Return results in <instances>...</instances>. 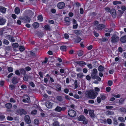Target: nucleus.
<instances>
[{
	"label": "nucleus",
	"instance_id": "f257e3e1",
	"mask_svg": "<svg viewBox=\"0 0 126 126\" xmlns=\"http://www.w3.org/2000/svg\"><path fill=\"white\" fill-rule=\"evenodd\" d=\"M97 21H95L94 23V27L96 29L99 30L103 29L105 27V26L103 24H99Z\"/></svg>",
	"mask_w": 126,
	"mask_h": 126
},
{
	"label": "nucleus",
	"instance_id": "f03ea898",
	"mask_svg": "<svg viewBox=\"0 0 126 126\" xmlns=\"http://www.w3.org/2000/svg\"><path fill=\"white\" fill-rule=\"evenodd\" d=\"M98 93L96 92H94L93 90H90L88 93V95L91 98L94 99L95 98L97 95Z\"/></svg>",
	"mask_w": 126,
	"mask_h": 126
},
{
	"label": "nucleus",
	"instance_id": "7ed1b4c3",
	"mask_svg": "<svg viewBox=\"0 0 126 126\" xmlns=\"http://www.w3.org/2000/svg\"><path fill=\"white\" fill-rule=\"evenodd\" d=\"M68 113L69 115L71 117H73L76 115V112L72 110H69Z\"/></svg>",
	"mask_w": 126,
	"mask_h": 126
},
{
	"label": "nucleus",
	"instance_id": "20e7f679",
	"mask_svg": "<svg viewBox=\"0 0 126 126\" xmlns=\"http://www.w3.org/2000/svg\"><path fill=\"white\" fill-rule=\"evenodd\" d=\"M111 41L113 43L116 42L119 40L118 37L115 35H113L111 37Z\"/></svg>",
	"mask_w": 126,
	"mask_h": 126
},
{
	"label": "nucleus",
	"instance_id": "39448f33",
	"mask_svg": "<svg viewBox=\"0 0 126 126\" xmlns=\"http://www.w3.org/2000/svg\"><path fill=\"white\" fill-rule=\"evenodd\" d=\"M65 4L63 2H61L59 3L57 5L58 7L60 9H63L64 6Z\"/></svg>",
	"mask_w": 126,
	"mask_h": 126
},
{
	"label": "nucleus",
	"instance_id": "423d86ee",
	"mask_svg": "<svg viewBox=\"0 0 126 126\" xmlns=\"http://www.w3.org/2000/svg\"><path fill=\"white\" fill-rule=\"evenodd\" d=\"M25 120L27 124H30L31 122V120L30 119V117L28 115H26L25 117Z\"/></svg>",
	"mask_w": 126,
	"mask_h": 126
},
{
	"label": "nucleus",
	"instance_id": "0eeeda50",
	"mask_svg": "<svg viewBox=\"0 0 126 126\" xmlns=\"http://www.w3.org/2000/svg\"><path fill=\"white\" fill-rule=\"evenodd\" d=\"M52 104L50 102H47L46 103V107L49 109H51L52 108Z\"/></svg>",
	"mask_w": 126,
	"mask_h": 126
},
{
	"label": "nucleus",
	"instance_id": "6e6552de",
	"mask_svg": "<svg viewBox=\"0 0 126 126\" xmlns=\"http://www.w3.org/2000/svg\"><path fill=\"white\" fill-rule=\"evenodd\" d=\"M24 99L23 100V101L25 103H28L30 101L29 97L27 96H24Z\"/></svg>",
	"mask_w": 126,
	"mask_h": 126
},
{
	"label": "nucleus",
	"instance_id": "1a4fd4ad",
	"mask_svg": "<svg viewBox=\"0 0 126 126\" xmlns=\"http://www.w3.org/2000/svg\"><path fill=\"white\" fill-rule=\"evenodd\" d=\"M17 112H18V113L20 115L22 114H25L27 113L23 109L19 110L17 111Z\"/></svg>",
	"mask_w": 126,
	"mask_h": 126
},
{
	"label": "nucleus",
	"instance_id": "9d476101",
	"mask_svg": "<svg viewBox=\"0 0 126 126\" xmlns=\"http://www.w3.org/2000/svg\"><path fill=\"white\" fill-rule=\"evenodd\" d=\"M89 115L91 117H94V110H89Z\"/></svg>",
	"mask_w": 126,
	"mask_h": 126
},
{
	"label": "nucleus",
	"instance_id": "9b49d317",
	"mask_svg": "<svg viewBox=\"0 0 126 126\" xmlns=\"http://www.w3.org/2000/svg\"><path fill=\"white\" fill-rule=\"evenodd\" d=\"M78 119L79 121H83L85 120V118L83 116L80 115L78 117Z\"/></svg>",
	"mask_w": 126,
	"mask_h": 126
},
{
	"label": "nucleus",
	"instance_id": "f8f14e48",
	"mask_svg": "<svg viewBox=\"0 0 126 126\" xmlns=\"http://www.w3.org/2000/svg\"><path fill=\"white\" fill-rule=\"evenodd\" d=\"M7 29H6V28H5L3 29L0 32V35H2L6 32H7Z\"/></svg>",
	"mask_w": 126,
	"mask_h": 126
},
{
	"label": "nucleus",
	"instance_id": "ddd939ff",
	"mask_svg": "<svg viewBox=\"0 0 126 126\" xmlns=\"http://www.w3.org/2000/svg\"><path fill=\"white\" fill-rule=\"evenodd\" d=\"M121 41L123 43L126 42V35L122 37L120 39Z\"/></svg>",
	"mask_w": 126,
	"mask_h": 126
},
{
	"label": "nucleus",
	"instance_id": "4468645a",
	"mask_svg": "<svg viewBox=\"0 0 126 126\" xmlns=\"http://www.w3.org/2000/svg\"><path fill=\"white\" fill-rule=\"evenodd\" d=\"M6 22L5 19L3 18L0 19V25H2L4 24Z\"/></svg>",
	"mask_w": 126,
	"mask_h": 126
},
{
	"label": "nucleus",
	"instance_id": "2eb2a0df",
	"mask_svg": "<svg viewBox=\"0 0 126 126\" xmlns=\"http://www.w3.org/2000/svg\"><path fill=\"white\" fill-rule=\"evenodd\" d=\"M6 9L2 6L0 7V11L2 13H4L5 12Z\"/></svg>",
	"mask_w": 126,
	"mask_h": 126
},
{
	"label": "nucleus",
	"instance_id": "dca6fc26",
	"mask_svg": "<svg viewBox=\"0 0 126 126\" xmlns=\"http://www.w3.org/2000/svg\"><path fill=\"white\" fill-rule=\"evenodd\" d=\"M62 110V108H61L59 107H57L55 109V111L58 112H60Z\"/></svg>",
	"mask_w": 126,
	"mask_h": 126
},
{
	"label": "nucleus",
	"instance_id": "f3484780",
	"mask_svg": "<svg viewBox=\"0 0 126 126\" xmlns=\"http://www.w3.org/2000/svg\"><path fill=\"white\" fill-rule=\"evenodd\" d=\"M110 13L114 17L116 15L115 10L114 9H112L110 11Z\"/></svg>",
	"mask_w": 126,
	"mask_h": 126
},
{
	"label": "nucleus",
	"instance_id": "a211bd4d",
	"mask_svg": "<svg viewBox=\"0 0 126 126\" xmlns=\"http://www.w3.org/2000/svg\"><path fill=\"white\" fill-rule=\"evenodd\" d=\"M15 12L16 14H18L20 13V10L18 8L16 7L15 9Z\"/></svg>",
	"mask_w": 126,
	"mask_h": 126
},
{
	"label": "nucleus",
	"instance_id": "6ab92c4d",
	"mask_svg": "<svg viewBox=\"0 0 126 126\" xmlns=\"http://www.w3.org/2000/svg\"><path fill=\"white\" fill-rule=\"evenodd\" d=\"M24 20L26 22H29L30 21V19L29 17L27 16H25L24 17Z\"/></svg>",
	"mask_w": 126,
	"mask_h": 126
},
{
	"label": "nucleus",
	"instance_id": "aec40b11",
	"mask_svg": "<svg viewBox=\"0 0 126 126\" xmlns=\"http://www.w3.org/2000/svg\"><path fill=\"white\" fill-rule=\"evenodd\" d=\"M76 63L81 66H82L85 65V63L83 62H77Z\"/></svg>",
	"mask_w": 126,
	"mask_h": 126
},
{
	"label": "nucleus",
	"instance_id": "412c9836",
	"mask_svg": "<svg viewBox=\"0 0 126 126\" xmlns=\"http://www.w3.org/2000/svg\"><path fill=\"white\" fill-rule=\"evenodd\" d=\"M33 25L34 28H37L39 27V25L38 23L35 22L33 24Z\"/></svg>",
	"mask_w": 126,
	"mask_h": 126
},
{
	"label": "nucleus",
	"instance_id": "4be33fe9",
	"mask_svg": "<svg viewBox=\"0 0 126 126\" xmlns=\"http://www.w3.org/2000/svg\"><path fill=\"white\" fill-rule=\"evenodd\" d=\"M121 3V2L120 1H114L113 2V4L114 5H116L118 4H120Z\"/></svg>",
	"mask_w": 126,
	"mask_h": 126
},
{
	"label": "nucleus",
	"instance_id": "5701e85b",
	"mask_svg": "<svg viewBox=\"0 0 126 126\" xmlns=\"http://www.w3.org/2000/svg\"><path fill=\"white\" fill-rule=\"evenodd\" d=\"M77 77L79 78H82L83 76V75L82 73H80L77 74Z\"/></svg>",
	"mask_w": 126,
	"mask_h": 126
},
{
	"label": "nucleus",
	"instance_id": "b1692460",
	"mask_svg": "<svg viewBox=\"0 0 126 126\" xmlns=\"http://www.w3.org/2000/svg\"><path fill=\"white\" fill-rule=\"evenodd\" d=\"M81 39L79 37H77L75 39V41L76 43H78L80 41Z\"/></svg>",
	"mask_w": 126,
	"mask_h": 126
},
{
	"label": "nucleus",
	"instance_id": "393cba45",
	"mask_svg": "<svg viewBox=\"0 0 126 126\" xmlns=\"http://www.w3.org/2000/svg\"><path fill=\"white\" fill-rule=\"evenodd\" d=\"M118 120L121 122H124L125 121L124 118L122 117H119L118 118Z\"/></svg>",
	"mask_w": 126,
	"mask_h": 126
},
{
	"label": "nucleus",
	"instance_id": "a878e982",
	"mask_svg": "<svg viewBox=\"0 0 126 126\" xmlns=\"http://www.w3.org/2000/svg\"><path fill=\"white\" fill-rule=\"evenodd\" d=\"M60 49L63 51H65L66 50V47L65 46H62L61 47Z\"/></svg>",
	"mask_w": 126,
	"mask_h": 126
},
{
	"label": "nucleus",
	"instance_id": "bb28decb",
	"mask_svg": "<svg viewBox=\"0 0 126 126\" xmlns=\"http://www.w3.org/2000/svg\"><path fill=\"white\" fill-rule=\"evenodd\" d=\"M8 38H9V40L11 41V42H14L15 41V40L14 39V38L12 37L9 36L8 35Z\"/></svg>",
	"mask_w": 126,
	"mask_h": 126
},
{
	"label": "nucleus",
	"instance_id": "cd10ccee",
	"mask_svg": "<svg viewBox=\"0 0 126 126\" xmlns=\"http://www.w3.org/2000/svg\"><path fill=\"white\" fill-rule=\"evenodd\" d=\"M104 67L100 65L98 68V70L99 71H102L104 70Z\"/></svg>",
	"mask_w": 126,
	"mask_h": 126
},
{
	"label": "nucleus",
	"instance_id": "c85d7f7f",
	"mask_svg": "<svg viewBox=\"0 0 126 126\" xmlns=\"http://www.w3.org/2000/svg\"><path fill=\"white\" fill-rule=\"evenodd\" d=\"M12 81L13 84H15L17 83L16 78L15 77H14L12 80Z\"/></svg>",
	"mask_w": 126,
	"mask_h": 126
},
{
	"label": "nucleus",
	"instance_id": "c756f323",
	"mask_svg": "<svg viewBox=\"0 0 126 126\" xmlns=\"http://www.w3.org/2000/svg\"><path fill=\"white\" fill-rule=\"evenodd\" d=\"M120 111L123 112H126V108H120Z\"/></svg>",
	"mask_w": 126,
	"mask_h": 126
},
{
	"label": "nucleus",
	"instance_id": "7c9ffc66",
	"mask_svg": "<svg viewBox=\"0 0 126 126\" xmlns=\"http://www.w3.org/2000/svg\"><path fill=\"white\" fill-rule=\"evenodd\" d=\"M38 19L40 21H42L43 20V18L42 16L39 15L38 16Z\"/></svg>",
	"mask_w": 126,
	"mask_h": 126
},
{
	"label": "nucleus",
	"instance_id": "2f4dec72",
	"mask_svg": "<svg viewBox=\"0 0 126 126\" xmlns=\"http://www.w3.org/2000/svg\"><path fill=\"white\" fill-rule=\"evenodd\" d=\"M75 33L77 35L81 33V31L78 30H76L75 31Z\"/></svg>",
	"mask_w": 126,
	"mask_h": 126
},
{
	"label": "nucleus",
	"instance_id": "473e14b6",
	"mask_svg": "<svg viewBox=\"0 0 126 126\" xmlns=\"http://www.w3.org/2000/svg\"><path fill=\"white\" fill-rule=\"evenodd\" d=\"M12 46L13 47H17L18 46V45L17 43H14L12 45Z\"/></svg>",
	"mask_w": 126,
	"mask_h": 126
},
{
	"label": "nucleus",
	"instance_id": "72a5a7b5",
	"mask_svg": "<svg viewBox=\"0 0 126 126\" xmlns=\"http://www.w3.org/2000/svg\"><path fill=\"white\" fill-rule=\"evenodd\" d=\"M28 76L26 75H24L23 77V80L25 81H27L28 80Z\"/></svg>",
	"mask_w": 126,
	"mask_h": 126
},
{
	"label": "nucleus",
	"instance_id": "f704fd0d",
	"mask_svg": "<svg viewBox=\"0 0 126 126\" xmlns=\"http://www.w3.org/2000/svg\"><path fill=\"white\" fill-rule=\"evenodd\" d=\"M19 49L20 51H22L24 50V47L22 46H20L19 47Z\"/></svg>",
	"mask_w": 126,
	"mask_h": 126
},
{
	"label": "nucleus",
	"instance_id": "c9c22d12",
	"mask_svg": "<svg viewBox=\"0 0 126 126\" xmlns=\"http://www.w3.org/2000/svg\"><path fill=\"white\" fill-rule=\"evenodd\" d=\"M44 29L46 30L49 29H50V27L48 25H46L44 27Z\"/></svg>",
	"mask_w": 126,
	"mask_h": 126
},
{
	"label": "nucleus",
	"instance_id": "e433bc0d",
	"mask_svg": "<svg viewBox=\"0 0 126 126\" xmlns=\"http://www.w3.org/2000/svg\"><path fill=\"white\" fill-rule=\"evenodd\" d=\"M112 96H114L116 98H119L120 97V95L119 94H117L116 95H115L114 94H112Z\"/></svg>",
	"mask_w": 126,
	"mask_h": 126
},
{
	"label": "nucleus",
	"instance_id": "4c0bfd02",
	"mask_svg": "<svg viewBox=\"0 0 126 126\" xmlns=\"http://www.w3.org/2000/svg\"><path fill=\"white\" fill-rule=\"evenodd\" d=\"M34 123L36 125H37L39 123L38 120L37 119H35L34 121Z\"/></svg>",
	"mask_w": 126,
	"mask_h": 126
},
{
	"label": "nucleus",
	"instance_id": "58836bf2",
	"mask_svg": "<svg viewBox=\"0 0 126 126\" xmlns=\"http://www.w3.org/2000/svg\"><path fill=\"white\" fill-rule=\"evenodd\" d=\"M20 73L23 74H24L25 73V71L23 69H21L20 70Z\"/></svg>",
	"mask_w": 126,
	"mask_h": 126
},
{
	"label": "nucleus",
	"instance_id": "ea45409f",
	"mask_svg": "<svg viewBox=\"0 0 126 126\" xmlns=\"http://www.w3.org/2000/svg\"><path fill=\"white\" fill-rule=\"evenodd\" d=\"M59 125V123L58 122H55L53 124V126H58Z\"/></svg>",
	"mask_w": 126,
	"mask_h": 126
},
{
	"label": "nucleus",
	"instance_id": "a19ab883",
	"mask_svg": "<svg viewBox=\"0 0 126 126\" xmlns=\"http://www.w3.org/2000/svg\"><path fill=\"white\" fill-rule=\"evenodd\" d=\"M15 73L17 75H20V71L18 70H17L15 71Z\"/></svg>",
	"mask_w": 126,
	"mask_h": 126
},
{
	"label": "nucleus",
	"instance_id": "79ce46f5",
	"mask_svg": "<svg viewBox=\"0 0 126 126\" xmlns=\"http://www.w3.org/2000/svg\"><path fill=\"white\" fill-rule=\"evenodd\" d=\"M57 100L59 101H61L62 100V98L61 96H58L57 97Z\"/></svg>",
	"mask_w": 126,
	"mask_h": 126
},
{
	"label": "nucleus",
	"instance_id": "37998d69",
	"mask_svg": "<svg viewBox=\"0 0 126 126\" xmlns=\"http://www.w3.org/2000/svg\"><path fill=\"white\" fill-rule=\"evenodd\" d=\"M3 43L6 45H7L8 44V41L7 40L4 39L3 42Z\"/></svg>",
	"mask_w": 126,
	"mask_h": 126
},
{
	"label": "nucleus",
	"instance_id": "c03bdc74",
	"mask_svg": "<svg viewBox=\"0 0 126 126\" xmlns=\"http://www.w3.org/2000/svg\"><path fill=\"white\" fill-rule=\"evenodd\" d=\"M83 53L82 51H79L78 52V54L79 56H81L82 55Z\"/></svg>",
	"mask_w": 126,
	"mask_h": 126
},
{
	"label": "nucleus",
	"instance_id": "a18cd8bd",
	"mask_svg": "<svg viewBox=\"0 0 126 126\" xmlns=\"http://www.w3.org/2000/svg\"><path fill=\"white\" fill-rule=\"evenodd\" d=\"M78 26V24H74L73 26V28L74 29H76Z\"/></svg>",
	"mask_w": 126,
	"mask_h": 126
},
{
	"label": "nucleus",
	"instance_id": "49530a36",
	"mask_svg": "<svg viewBox=\"0 0 126 126\" xmlns=\"http://www.w3.org/2000/svg\"><path fill=\"white\" fill-rule=\"evenodd\" d=\"M108 84L109 86H111L112 84V82L111 81L109 80L108 82Z\"/></svg>",
	"mask_w": 126,
	"mask_h": 126
},
{
	"label": "nucleus",
	"instance_id": "de8ad7c7",
	"mask_svg": "<svg viewBox=\"0 0 126 126\" xmlns=\"http://www.w3.org/2000/svg\"><path fill=\"white\" fill-rule=\"evenodd\" d=\"M95 91L96 92H98L100 91V89L97 87H95L94 88Z\"/></svg>",
	"mask_w": 126,
	"mask_h": 126
},
{
	"label": "nucleus",
	"instance_id": "09e8293b",
	"mask_svg": "<svg viewBox=\"0 0 126 126\" xmlns=\"http://www.w3.org/2000/svg\"><path fill=\"white\" fill-rule=\"evenodd\" d=\"M65 98L66 99L68 100H70V98H71L68 95H66L65 96Z\"/></svg>",
	"mask_w": 126,
	"mask_h": 126
},
{
	"label": "nucleus",
	"instance_id": "8fccbe9b",
	"mask_svg": "<svg viewBox=\"0 0 126 126\" xmlns=\"http://www.w3.org/2000/svg\"><path fill=\"white\" fill-rule=\"evenodd\" d=\"M84 112L85 114H87L89 112V110H88L86 109H85L84 110Z\"/></svg>",
	"mask_w": 126,
	"mask_h": 126
},
{
	"label": "nucleus",
	"instance_id": "3c124183",
	"mask_svg": "<svg viewBox=\"0 0 126 126\" xmlns=\"http://www.w3.org/2000/svg\"><path fill=\"white\" fill-rule=\"evenodd\" d=\"M111 88L110 87H108L106 88V90L107 92H109Z\"/></svg>",
	"mask_w": 126,
	"mask_h": 126
},
{
	"label": "nucleus",
	"instance_id": "603ef678",
	"mask_svg": "<svg viewBox=\"0 0 126 126\" xmlns=\"http://www.w3.org/2000/svg\"><path fill=\"white\" fill-rule=\"evenodd\" d=\"M37 112V111L36 110H34L32 111L31 112V114H32L35 115L36 113Z\"/></svg>",
	"mask_w": 126,
	"mask_h": 126
},
{
	"label": "nucleus",
	"instance_id": "864d4df0",
	"mask_svg": "<svg viewBox=\"0 0 126 126\" xmlns=\"http://www.w3.org/2000/svg\"><path fill=\"white\" fill-rule=\"evenodd\" d=\"M74 84L75 87V88H77L78 86L77 85V80L75 81L74 83ZM74 88L75 89V88Z\"/></svg>",
	"mask_w": 126,
	"mask_h": 126
},
{
	"label": "nucleus",
	"instance_id": "5fc2aeb1",
	"mask_svg": "<svg viewBox=\"0 0 126 126\" xmlns=\"http://www.w3.org/2000/svg\"><path fill=\"white\" fill-rule=\"evenodd\" d=\"M107 122L108 124H110L111 123V121L110 119H108L107 120Z\"/></svg>",
	"mask_w": 126,
	"mask_h": 126
},
{
	"label": "nucleus",
	"instance_id": "6e6d98bb",
	"mask_svg": "<svg viewBox=\"0 0 126 126\" xmlns=\"http://www.w3.org/2000/svg\"><path fill=\"white\" fill-rule=\"evenodd\" d=\"M64 91L65 93L67 94L69 92V90L68 89L66 88L64 89Z\"/></svg>",
	"mask_w": 126,
	"mask_h": 126
},
{
	"label": "nucleus",
	"instance_id": "4d7b16f0",
	"mask_svg": "<svg viewBox=\"0 0 126 126\" xmlns=\"http://www.w3.org/2000/svg\"><path fill=\"white\" fill-rule=\"evenodd\" d=\"M64 37L65 38L67 39L69 38V35L67 34H65L64 35Z\"/></svg>",
	"mask_w": 126,
	"mask_h": 126
},
{
	"label": "nucleus",
	"instance_id": "13d9d810",
	"mask_svg": "<svg viewBox=\"0 0 126 126\" xmlns=\"http://www.w3.org/2000/svg\"><path fill=\"white\" fill-rule=\"evenodd\" d=\"M97 101L98 103H100L101 101V98L99 97H98L97 98Z\"/></svg>",
	"mask_w": 126,
	"mask_h": 126
},
{
	"label": "nucleus",
	"instance_id": "bf43d9fd",
	"mask_svg": "<svg viewBox=\"0 0 126 126\" xmlns=\"http://www.w3.org/2000/svg\"><path fill=\"white\" fill-rule=\"evenodd\" d=\"M83 121V123L84 124H87L88 123V120H85H85Z\"/></svg>",
	"mask_w": 126,
	"mask_h": 126
},
{
	"label": "nucleus",
	"instance_id": "052dcab7",
	"mask_svg": "<svg viewBox=\"0 0 126 126\" xmlns=\"http://www.w3.org/2000/svg\"><path fill=\"white\" fill-rule=\"evenodd\" d=\"M13 71V69L12 67H8V71L10 72H12Z\"/></svg>",
	"mask_w": 126,
	"mask_h": 126
},
{
	"label": "nucleus",
	"instance_id": "680f3d73",
	"mask_svg": "<svg viewBox=\"0 0 126 126\" xmlns=\"http://www.w3.org/2000/svg\"><path fill=\"white\" fill-rule=\"evenodd\" d=\"M101 97L102 100H104L106 98V96H105V95H101Z\"/></svg>",
	"mask_w": 126,
	"mask_h": 126
},
{
	"label": "nucleus",
	"instance_id": "e2e57ef3",
	"mask_svg": "<svg viewBox=\"0 0 126 126\" xmlns=\"http://www.w3.org/2000/svg\"><path fill=\"white\" fill-rule=\"evenodd\" d=\"M15 88L14 86L13 85H10L9 88L10 89H13Z\"/></svg>",
	"mask_w": 126,
	"mask_h": 126
},
{
	"label": "nucleus",
	"instance_id": "0e129e2a",
	"mask_svg": "<svg viewBox=\"0 0 126 126\" xmlns=\"http://www.w3.org/2000/svg\"><path fill=\"white\" fill-rule=\"evenodd\" d=\"M121 9L122 10L124 11L126 9V7L124 6H123L121 7Z\"/></svg>",
	"mask_w": 126,
	"mask_h": 126
},
{
	"label": "nucleus",
	"instance_id": "69168bd1",
	"mask_svg": "<svg viewBox=\"0 0 126 126\" xmlns=\"http://www.w3.org/2000/svg\"><path fill=\"white\" fill-rule=\"evenodd\" d=\"M74 97L75 98L77 99H79V96L78 95H74Z\"/></svg>",
	"mask_w": 126,
	"mask_h": 126
},
{
	"label": "nucleus",
	"instance_id": "338daca9",
	"mask_svg": "<svg viewBox=\"0 0 126 126\" xmlns=\"http://www.w3.org/2000/svg\"><path fill=\"white\" fill-rule=\"evenodd\" d=\"M76 70L77 71L80 72H81V68L79 67H77L76 69Z\"/></svg>",
	"mask_w": 126,
	"mask_h": 126
},
{
	"label": "nucleus",
	"instance_id": "774afa93",
	"mask_svg": "<svg viewBox=\"0 0 126 126\" xmlns=\"http://www.w3.org/2000/svg\"><path fill=\"white\" fill-rule=\"evenodd\" d=\"M89 103L90 104H93L94 103V101L93 100H89Z\"/></svg>",
	"mask_w": 126,
	"mask_h": 126
}]
</instances>
